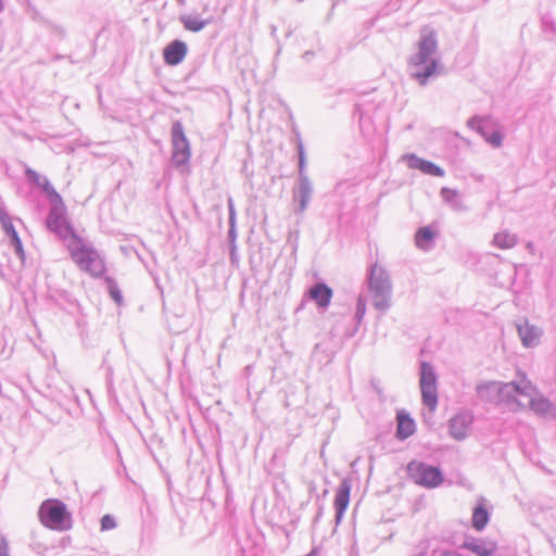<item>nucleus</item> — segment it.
Wrapping results in <instances>:
<instances>
[{
  "label": "nucleus",
  "instance_id": "obj_1",
  "mask_svg": "<svg viewBox=\"0 0 556 556\" xmlns=\"http://www.w3.org/2000/svg\"><path fill=\"white\" fill-rule=\"evenodd\" d=\"M47 227L62 240L67 241L66 247L72 260L83 270L92 277H102L106 270L105 262L93 245L74 231L65 217L63 201L54 203L47 216Z\"/></svg>",
  "mask_w": 556,
  "mask_h": 556
},
{
  "label": "nucleus",
  "instance_id": "obj_2",
  "mask_svg": "<svg viewBox=\"0 0 556 556\" xmlns=\"http://www.w3.org/2000/svg\"><path fill=\"white\" fill-rule=\"evenodd\" d=\"M410 77L419 85L440 75V58L438 56V40L434 30H424L417 42V51L408 59Z\"/></svg>",
  "mask_w": 556,
  "mask_h": 556
},
{
  "label": "nucleus",
  "instance_id": "obj_3",
  "mask_svg": "<svg viewBox=\"0 0 556 556\" xmlns=\"http://www.w3.org/2000/svg\"><path fill=\"white\" fill-rule=\"evenodd\" d=\"M367 282L372 306L386 313L392 302V281L388 270L378 263L372 264L367 274Z\"/></svg>",
  "mask_w": 556,
  "mask_h": 556
},
{
  "label": "nucleus",
  "instance_id": "obj_4",
  "mask_svg": "<svg viewBox=\"0 0 556 556\" xmlns=\"http://www.w3.org/2000/svg\"><path fill=\"white\" fill-rule=\"evenodd\" d=\"M38 516L40 522L51 529L65 531L72 528V516L60 500H46L41 503Z\"/></svg>",
  "mask_w": 556,
  "mask_h": 556
},
{
  "label": "nucleus",
  "instance_id": "obj_5",
  "mask_svg": "<svg viewBox=\"0 0 556 556\" xmlns=\"http://www.w3.org/2000/svg\"><path fill=\"white\" fill-rule=\"evenodd\" d=\"M531 390L532 382L525 375L519 376V380L500 382L498 405L514 412L523 409L525 405L517 399V395H529Z\"/></svg>",
  "mask_w": 556,
  "mask_h": 556
},
{
  "label": "nucleus",
  "instance_id": "obj_6",
  "mask_svg": "<svg viewBox=\"0 0 556 556\" xmlns=\"http://www.w3.org/2000/svg\"><path fill=\"white\" fill-rule=\"evenodd\" d=\"M407 475L416 484L427 489H434L444 480L443 473L439 467L418 460L408 463Z\"/></svg>",
  "mask_w": 556,
  "mask_h": 556
},
{
  "label": "nucleus",
  "instance_id": "obj_7",
  "mask_svg": "<svg viewBox=\"0 0 556 556\" xmlns=\"http://www.w3.org/2000/svg\"><path fill=\"white\" fill-rule=\"evenodd\" d=\"M467 126L477 131L493 148H500L503 143L501 127L490 116H472Z\"/></svg>",
  "mask_w": 556,
  "mask_h": 556
},
{
  "label": "nucleus",
  "instance_id": "obj_8",
  "mask_svg": "<svg viewBox=\"0 0 556 556\" xmlns=\"http://www.w3.org/2000/svg\"><path fill=\"white\" fill-rule=\"evenodd\" d=\"M420 391L422 403L434 410L438 404L437 374L433 366L426 362L420 365Z\"/></svg>",
  "mask_w": 556,
  "mask_h": 556
},
{
  "label": "nucleus",
  "instance_id": "obj_9",
  "mask_svg": "<svg viewBox=\"0 0 556 556\" xmlns=\"http://www.w3.org/2000/svg\"><path fill=\"white\" fill-rule=\"evenodd\" d=\"M170 132L173 143L172 162L176 167H180L186 165L190 160V144L180 121L173 123Z\"/></svg>",
  "mask_w": 556,
  "mask_h": 556
},
{
  "label": "nucleus",
  "instance_id": "obj_10",
  "mask_svg": "<svg viewBox=\"0 0 556 556\" xmlns=\"http://www.w3.org/2000/svg\"><path fill=\"white\" fill-rule=\"evenodd\" d=\"M515 327L523 348L534 349L541 344V340L544 336L543 328L531 324L527 318L516 320Z\"/></svg>",
  "mask_w": 556,
  "mask_h": 556
},
{
  "label": "nucleus",
  "instance_id": "obj_11",
  "mask_svg": "<svg viewBox=\"0 0 556 556\" xmlns=\"http://www.w3.org/2000/svg\"><path fill=\"white\" fill-rule=\"evenodd\" d=\"M525 396L529 399V408L535 415L542 418L556 419V404L544 396L535 386L532 384L531 393Z\"/></svg>",
  "mask_w": 556,
  "mask_h": 556
},
{
  "label": "nucleus",
  "instance_id": "obj_12",
  "mask_svg": "<svg viewBox=\"0 0 556 556\" xmlns=\"http://www.w3.org/2000/svg\"><path fill=\"white\" fill-rule=\"evenodd\" d=\"M472 416L468 413H459L450 419L448 430L452 438L462 441L468 435Z\"/></svg>",
  "mask_w": 556,
  "mask_h": 556
},
{
  "label": "nucleus",
  "instance_id": "obj_13",
  "mask_svg": "<svg viewBox=\"0 0 556 556\" xmlns=\"http://www.w3.org/2000/svg\"><path fill=\"white\" fill-rule=\"evenodd\" d=\"M351 481L342 479L334 496L336 522L340 523L350 503Z\"/></svg>",
  "mask_w": 556,
  "mask_h": 556
},
{
  "label": "nucleus",
  "instance_id": "obj_14",
  "mask_svg": "<svg viewBox=\"0 0 556 556\" xmlns=\"http://www.w3.org/2000/svg\"><path fill=\"white\" fill-rule=\"evenodd\" d=\"M188 52L187 43L175 39L169 42L163 50V58L167 65H178L186 58Z\"/></svg>",
  "mask_w": 556,
  "mask_h": 556
},
{
  "label": "nucleus",
  "instance_id": "obj_15",
  "mask_svg": "<svg viewBox=\"0 0 556 556\" xmlns=\"http://www.w3.org/2000/svg\"><path fill=\"white\" fill-rule=\"evenodd\" d=\"M313 195V185L311 179L298 180L296 187L293 189V200L299 206L296 213H304L307 208Z\"/></svg>",
  "mask_w": 556,
  "mask_h": 556
},
{
  "label": "nucleus",
  "instance_id": "obj_16",
  "mask_svg": "<svg viewBox=\"0 0 556 556\" xmlns=\"http://www.w3.org/2000/svg\"><path fill=\"white\" fill-rule=\"evenodd\" d=\"M407 161V165L412 169H419L424 174L431 175L434 177H443L444 176V169L438 166L437 164L420 159L415 154H407L404 156Z\"/></svg>",
  "mask_w": 556,
  "mask_h": 556
},
{
  "label": "nucleus",
  "instance_id": "obj_17",
  "mask_svg": "<svg viewBox=\"0 0 556 556\" xmlns=\"http://www.w3.org/2000/svg\"><path fill=\"white\" fill-rule=\"evenodd\" d=\"M396 422L395 437L401 441L408 439L416 431L415 420L405 410L397 412Z\"/></svg>",
  "mask_w": 556,
  "mask_h": 556
},
{
  "label": "nucleus",
  "instance_id": "obj_18",
  "mask_svg": "<svg viewBox=\"0 0 556 556\" xmlns=\"http://www.w3.org/2000/svg\"><path fill=\"white\" fill-rule=\"evenodd\" d=\"M462 547L470 551L477 556H492L496 551L495 543L475 538L467 539L463 543Z\"/></svg>",
  "mask_w": 556,
  "mask_h": 556
},
{
  "label": "nucleus",
  "instance_id": "obj_19",
  "mask_svg": "<svg viewBox=\"0 0 556 556\" xmlns=\"http://www.w3.org/2000/svg\"><path fill=\"white\" fill-rule=\"evenodd\" d=\"M478 397L486 403L498 405L500 381H486L476 387Z\"/></svg>",
  "mask_w": 556,
  "mask_h": 556
},
{
  "label": "nucleus",
  "instance_id": "obj_20",
  "mask_svg": "<svg viewBox=\"0 0 556 556\" xmlns=\"http://www.w3.org/2000/svg\"><path fill=\"white\" fill-rule=\"evenodd\" d=\"M309 296L314 300L319 307H327L330 304L332 298V289L324 282H317L311 287Z\"/></svg>",
  "mask_w": 556,
  "mask_h": 556
},
{
  "label": "nucleus",
  "instance_id": "obj_21",
  "mask_svg": "<svg viewBox=\"0 0 556 556\" xmlns=\"http://www.w3.org/2000/svg\"><path fill=\"white\" fill-rule=\"evenodd\" d=\"M489 521H490V513H489L488 508L485 507L483 500H482L480 503H478L475 506V508L472 510V517H471L472 527L477 531H482L486 527Z\"/></svg>",
  "mask_w": 556,
  "mask_h": 556
},
{
  "label": "nucleus",
  "instance_id": "obj_22",
  "mask_svg": "<svg viewBox=\"0 0 556 556\" xmlns=\"http://www.w3.org/2000/svg\"><path fill=\"white\" fill-rule=\"evenodd\" d=\"M433 239L434 231L429 226L419 228L415 235L416 245L425 251L431 248Z\"/></svg>",
  "mask_w": 556,
  "mask_h": 556
},
{
  "label": "nucleus",
  "instance_id": "obj_23",
  "mask_svg": "<svg viewBox=\"0 0 556 556\" xmlns=\"http://www.w3.org/2000/svg\"><path fill=\"white\" fill-rule=\"evenodd\" d=\"M440 195L453 210L459 211L464 208L460 194L456 189L443 187L440 191Z\"/></svg>",
  "mask_w": 556,
  "mask_h": 556
},
{
  "label": "nucleus",
  "instance_id": "obj_24",
  "mask_svg": "<svg viewBox=\"0 0 556 556\" xmlns=\"http://www.w3.org/2000/svg\"><path fill=\"white\" fill-rule=\"evenodd\" d=\"M518 242L516 235L508 232L507 230L497 232L493 237V245L500 249H511Z\"/></svg>",
  "mask_w": 556,
  "mask_h": 556
},
{
  "label": "nucleus",
  "instance_id": "obj_25",
  "mask_svg": "<svg viewBox=\"0 0 556 556\" xmlns=\"http://www.w3.org/2000/svg\"><path fill=\"white\" fill-rule=\"evenodd\" d=\"M179 20L187 30L193 33L202 30L211 22V20H200L198 16L190 14H184Z\"/></svg>",
  "mask_w": 556,
  "mask_h": 556
},
{
  "label": "nucleus",
  "instance_id": "obj_26",
  "mask_svg": "<svg viewBox=\"0 0 556 556\" xmlns=\"http://www.w3.org/2000/svg\"><path fill=\"white\" fill-rule=\"evenodd\" d=\"M298 151H299V175L298 180H304L309 179L306 174V156L303 148V143L300 141L298 144Z\"/></svg>",
  "mask_w": 556,
  "mask_h": 556
},
{
  "label": "nucleus",
  "instance_id": "obj_27",
  "mask_svg": "<svg viewBox=\"0 0 556 556\" xmlns=\"http://www.w3.org/2000/svg\"><path fill=\"white\" fill-rule=\"evenodd\" d=\"M41 23L51 34L56 35L59 38L65 37L66 31L62 25L45 18H41Z\"/></svg>",
  "mask_w": 556,
  "mask_h": 556
},
{
  "label": "nucleus",
  "instance_id": "obj_28",
  "mask_svg": "<svg viewBox=\"0 0 556 556\" xmlns=\"http://www.w3.org/2000/svg\"><path fill=\"white\" fill-rule=\"evenodd\" d=\"M11 241V245L13 247L16 255L21 258L22 262L25 260V252L23 248L22 240L18 237V233H14V236L9 238Z\"/></svg>",
  "mask_w": 556,
  "mask_h": 556
},
{
  "label": "nucleus",
  "instance_id": "obj_29",
  "mask_svg": "<svg viewBox=\"0 0 556 556\" xmlns=\"http://www.w3.org/2000/svg\"><path fill=\"white\" fill-rule=\"evenodd\" d=\"M38 187H41L47 194L53 197L58 202L62 201L61 195L55 191L47 177L42 178L41 185H38Z\"/></svg>",
  "mask_w": 556,
  "mask_h": 556
},
{
  "label": "nucleus",
  "instance_id": "obj_30",
  "mask_svg": "<svg viewBox=\"0 0 556 556\" xmlns=\"http://www.w3.org/2000/svg\"><path fill=\"white\" fill-rule=\"evenodd\" d=\"M38 187H41L47 194L53 197L58 202L62 201L61 195L55 191L47 177L42 178L41 185H38Z\"/></svg>",
  "mask_w": 556,
  "mask_h": 556
},
{
  "label": "nucleus",
  "instance_id": "obj_31",
  "mask_svg": "<svg viewBox=\"0 0 556 556\" xmlns=\"http://www.w3.org/2000/svg\"><path fill=\"white\" fill-rule=\"evenodd\" d=\"M366 314V300L359 295L356 303L355 320L361 324Z\"/></svg>",
  "mask_w": 556,
  "mask_h": 556
},
{
  "label": "nucleus",
  "instance_id": "obj_32",
  "mask_svg": "<svg viewBox=\"0 0 556 556\" xmlns=\"http://www.w3.org/2000/svg\"><path fill=\"white\" fill-rule=\"evenodd\" d=\"M116 527H117L116 520L112 515L106 514L101 518V527H100L101 531H110V530L115 529Z\"/></svg>",
  "mask_w": 556,
  "mask_h": 556
},
{
  "label": "nucleus",
  "instance_id": "obj_33",
  "mask_svg": "<svg viewBox=\"0 0 556 556\" xmlns=\"http://www.w3.org/2000/svg\"><path fill=\"white\" fill-rule=\"evenodd\" d=\"M106 282L109 285V290H110V294H111L112 299L116 303H121L122 302V292L118 289V287L116 286L115 281L112 278H106Z\"/></svg>",
  "mask_w": 556,
  "mask_h": 556
},
{
  "label": "nucleus",
  "instance_id": "obj_34",
  "mask_svg": "<svg viewBox=\"0 0 556 556\" xmlns=\"http://www.w3.org/2000/svg\"><path fill=\"white\" fill-rule=\"evenodd\" d=\"M227 206H228V224L230 226H236V220H237V214H236V208H235V203H233V200L232 198H228L227 200Z\"/></svg>",
  "mask_w": 556,
  "mask_h": 556
},
{
  "label": "nucleus",
  "instance_id": "obj_35",
  "mask_svg": "<svg viewBox=\"0 0 556 556\" xmlns=\"http://www.w3.org/2000/svg\"><path fill=\"white\" fill-rule=\"evenodd\" d=\"M25 175L27 179L36 186L41 185L42 178H45V176L39 175L36 170L29 167L25 169Z\"/></svg>",
  "mask_w": 556,
  "mask_h": 556
},
{
  "label": "nucleus",
  "instance_id": "obj_36",
  "mask_svg": "<svg viewBox=\"0 0 556 556\" xmlns=\"http://www.w3.org/2000/svg\"><path fill=\"white\" fill-rule=\"evenodd\" d=\"M0 223L2 225V228H3L7 237L10 238V237L14 236V233H17V231L15 230V228L12 224L11 218H7L5 220H2Z\"/></svg>",
  "mask_w": 556,
  "mask_h": 556
},
{
  "label": "nucleus",
  "instance_id": "obj_37",
  "mask_svg": "<svg viewBox=\"0 0 556 556\" xmlns=\"http://www.w3.org/2000/svg\"><path fill=\"white\" fill-rule=\"evenodd\" d=\"M0 556H10L9 542L3 535L0 540Z\"/></svg>",
  "mask_w": 556,
  "mask_h": 556
},
{
  "label": "nucleus",
  "instance_id": "obj_38",
  "mask_svg": "<svg viewBox=\"0 0 556 556\" xmlns=\"http://www.w3.org/2000/svg\"><path fill=\"white\" fill-rule=\"evenodd\" d=\"M237 238L236 226L229 225L228 239L233 243Z\"/></svg>",
  "mask_w": 556,
  "mask_h": 556
},
{
  "label": "nucleus",
  "instance_id": "obj_39",
  "mask_svg": "<svg viewBox=\"0 0 556 556\" xmlns=\"http://www.w3.org/2000/svg\"><path fill=\"white\" fill-rule=\"evenodd\" d=\"M11 218L4 208L0 207V222Z\"/></svg>",
  "mask_w": 556,
  "mask_h": 556
},
{
  "label": "nucleus",
  "instance_id": "obj_40",
  "mask_svg": "<svg viewBox=\"0 0 556 556\" xmlns=\"http://www.w3.org/2000/svg\"><path fill=\"white\" fill-rule=\"evenodd\" d=\"M306 556H317L316 552L315 551H312L309 554H307Z\"/></svg>",
  "mask_w": 556,
  "mask_h": 556
},
{
  "label": "nucleus",
  "instance_id": "obj_41",
  "mask_svg": "<svg viewBox=\"0 0 556 556\" xmlns=\"http://www.w3.org/2000/svg\"><path fill=\"white\" fill-rule=\"evenodd\" d=\"M235 256H236V253H235V247H233L232 251H231V260H233Z\"/></svg>",
  "mask_w": 556,
  "mask_h": 556
},
{
  "label": "nucleus",
  "instance_id": "obj_42",
  "mask_svg": "<svg viewBox=\"0 0 556 556\" xmlns=\"http://www.w3.org/2000/svg\"><path fill=\"white\" fill-rule=\"evenodd\" d=\"M311 54L312 53L307 51V52L304 53V56L311 58Z\"/></svg>",
  "mask_w": 556,
  "mask_h": 556
},
{
  "label": "nucleus",
  "instance_id": "obj_43",
  "mask_svg": "<svg viewBox=\"0 0 556 556\" xmlns=\"http://www.w3.org/2000/svg\"><path fill=\"white\" fill-rule=\"evenodd\" d=\"M311 54L312 53L307 51V52L304 53V56L311 58Z\"/></svg>",
  "mask_w": 556,
  "mask_h": 556
},
{
  "label": "nucleus",
  "instance_id": "obj_44",
  "mask_svg": "<svg viewBox=\"0 0 556 556\" xmlns=\"http://www.w3.org/2000/svg\"><path fill=\"white\" fill-rule=\"evenodd\" d=\"M543 24L547 25V17H543Z\"/></svg>",
  "mask_w": 556,
  "mask_h": 556
},
{
  "label": "nucleus",
  "instance_id": "obj_45",
  "mask_svg": "<svg viewBox=\"0 0 556 556\" xmlns=\"http://www.w3.org/2000/svg\"><path fill=\"white\" fill-rule=\"evenodd\" d=\"M3 9V5H2V1L0 0V12L2 11Z\"/></svg>",
  "mask_w": 556,
  "mask_h": 556
}]
</instances>
